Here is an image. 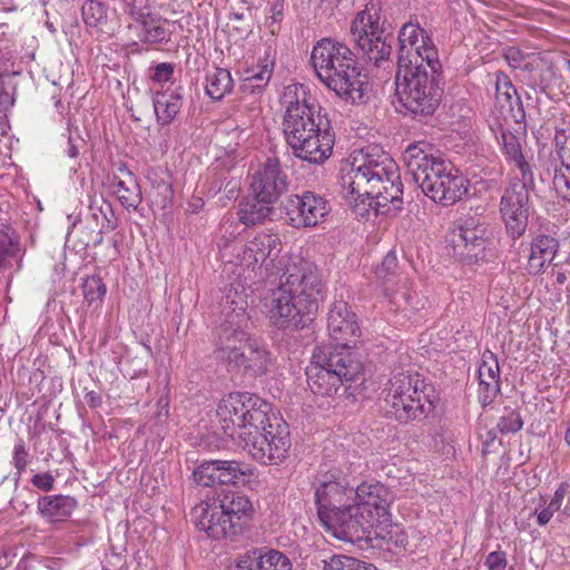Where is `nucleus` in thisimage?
Segmentation results:
<instances>
[{"instance_id":"nucleus-7","label":"nucleus","mask_w":570,"mask_h":570,"mask_svg":"<svg viewBox=\"0 0 570 570\" xmlns=\"http://www.w3.org/2000/svg\"><path fill=\"white\" fill-rule=\"evenodd\" d=\"M362 372L363 363L354 352L316 346L305 373L312 393L331 397L344 383L356 381Z\"/></svg>"},{"instance_id":"nucleus-44","label":"nucleus","mask_w":570,"mask_h":570,"mask_svg":"<svg viewBox=\"0 0 570 570\" xmlns=\"http://www.w3.org/2000/svg\"><path fill=\"white\" fill-rule=\"evenodd\" d=\"M216 460L200 463L193 472L194 481L202 487H214L218 484Z\"/></svg>"},{"instance_id":"nucleus-46","label":"nucleus","mask_w":570,"mask_h":570,"mask_svg":"<svg viewBox=\"0 0 570 570\" xmlns=\"http://www.w3.org/2000/svg\"><path fill=\"white\" fill-rule=\"evenodd\" d=\"M553 185L558 195L562 199L570 202V168L561 167L557 169Z\"/></svg>"},{"instance_id":"nucleus-58","label":"nucleus","mask_w":570,"mask_h":570,"mask_svg":"<svg viewBox=\"0 0 570 570\" xmlns=\"http://www.w3.org/2000/svg\"><path fill=\"white\" fill-rule=\"evenodd\" d=\"M12 559L13 556L10 551L3 546H0V570L7 569L12 563Z\"/></svg>"},{"instance_id":"nucleus-35","label":"nucleus","mask_w":570,"mask_h":570,"mask_svg":"<svg viewBox=\"0 0 570 570\" xmlns=\"http://www.w3.org/2000/svg\"><path fill=\"white\" fill-rule=\"evenodd\" d=\"M234 80L230 71L225 68H214L206 76V94L213 100L219 101L232 92Z\"/></svg>"},{"instance_id":"nucleus-16","label":"nucleus","mask_w":570,"mask_h":570,"mask_svg":"<svg viewBox=\"0 0 570 570\" xmlns=\"http://www.w3.org/2000/svg\"><path fill=\"white\" fill-rule=\"evenodd\" d=\"M534 185V179H511L500 200V213L505 225L507 233L513 238H520L527 230L529 220V189Z\"/></svg>"},{"instance_id":"nucleus-17","label":"nucleus","mask_w":570,"mask_h":570,"mask_svg":"<svg viewBox=\"0 0 570 570\" xmlns=\"http://www.w3.org/2000/svg\"><path fill=\"white\" fill-rule=\"evenodd\" d=\"M247 307L245 295L238 294L236 289L233 292L230 288L225 297L223 321L218 328V352L248 338L245 331L249 322Z\"/></svg>"},{"instance_id":"nucleus-41","label":"nucleus","mask_w":570,"mask_h":570,"mask_svg":"<svg viewBox=\"0 0 570 570\" xmlns=\"http://www.w3.org/2000/svg\"><path fill=\"white\" fill-rule=\"evenodd\" d=\"M82 292L87 303L98 307L102 303L107 288L100 277L91 276L85 279Z\"/></svg>"},{"instance_id":"nucleus-26","label":"nucleus","mask_w":570,"mask_h":570,"mask_svg":"<svg viewBox=\"0 0 570 570\" xmlns=\"http://www.w3.org/2000/svg\"><path fill=\"white\" fill-rule=\"evenodd\" d=\"M399 53H407L414 45L421 42L426 59H435V45L425 29L419 22L409 21L404 23L399 31Z\"/></svg>"},{"instance_id":"nucleus-40","label":"nucleus","mask_w":570,"mask_h":570,"mask_svg":"<svg viewBox=\"0 0 570 570\" xmlns=\"http://www.w3.org/2000/svg\"><path fill=\"white\" fill-rule=\"evenodd\" d=\"M82 19L86 26L91 28L101 27L107 19V7L104 2L98 0H87L83 2Z\"/></svg>"},{"instance_id":"nucleus-37","label":"nucleus","mask_w":570,"mask_h":570,"mask_svg":"<svg viewBox=\"0 0 570 570\" xmlns=\"http://www.w3.org/2000/svg\"><path fill=\"white\" fill-rule=\"evenodd\" d=\"M397 256L394 252H389L376 265L374 269L375 278L384 286V294L386 296H394L395 303H399V295L394 293L393 288L389 286L397 276Z\"/></svg>"},{"instance_id":"nucleus-11","label":"nucleus","mask_w":570,"mask_h":570,"mask_svg":"<svg viewBox=\"0 0 570 570\" xmlns=\"http://www.w3.org/2000/svg\"><path fill=\"white\" fill-rule=\"evenodd\" d=\"M237 443L255 461L265 465L278 464L291 448L288 426L285 423L272 424L267 414L266 423L237 434Z\"/></svg>"},{"instance_id":"nucleus-14","label":"nucleus","mask_w":570,"mask_h":570,"mask_svg":"<svg viewBox=\"0 0 570 570\" xmlns=\"http://www.w3.org/2000/svg\"><path fill=\"white\" fill-rule=\"evenodd\" d=\"M489 244L487 224L475 216L461 218L448 238V253L463 265H474L485 257Z\"/></svg>"},{"instance_id":"nucleus-61","label":"nucleus","mask_w":570,"mask_h":570,"mask_svg":"<svg viewBox=\"0 0 570 570\" xmlns=\"http://www.w3.org/2000/svg\"><path fill=\"white\" fill-rule=\"evenodd\" d=\"M51 99L53 100V105H55V108H56L57 112L62 115L63 111H65V107H63V105L61 102V99L59 98V95H57L56 92H52Z\"/></svg>"},{"instance_id":"nucleus-60","label":"nucleus","mask_w":570,"mask_h":570,"mask_svg":"<svg viewBox=\"0 0 570 570\" xmlns=\"http://www.w3.org/2000/svg\"><path fill=\"white\" fill-rule=\"evenodd\" d=\"M561 167L570 168V144L557 151Z\"/></svg>"},{"instance_id":"nucleus-15","label":"nucleus","mask_w":570,"mask_h":570,"mask_svg":"<svg viewBox=\"0 0 570 570\" xmlns=\"http://www.w3.org/2000/svg\"><path fill=\"white\" fill-rule=\"evenodd\" d=\"M353 41L364 56L375 66L386 61L392 52V46L382 38L380 13L374 4L366 6L365 10L358 12L350 28Z\"/></svg>"},{"instance_id":"nucleus-18","label":"nucleus","mask_w":570,"mask_h":570,"mask_svg":"<svg viewBox=\"0 0 570 570\" xmlns=\"http://www.w3.org/2000/svg\"><path fill=\"white\" fill-rule=\"evenodd\" d=\"M284 214L294 228H311L322 224L331 212L327 200L313 191L288 196L284 204Z\"/></svg>"},{"instance_id":"nucleus-33","label":"nucleus","mask_w":570,"mask_h":570,"mask_svg":"<svg viewBox=\"0 0 570 570\" xmlns=\"http://www.w3.org/2000/svg\"><path fill=\"white\" fill-rule=\"evenodd\" d=\"M157 122L167 126L178 115L183 106V95L178 90L157 92L153 99Z\"/></svg>"},{"instance_id":"nucleus-19","label":"nucleus","mask_w":570,"mask_h":570,"mask_svg":"<svg viewBox=\"0 0 570 570\" xmlns=\"http://www.w3.org/2000/svg\"><path fill=\"white\" fill-rule=\"evenodd\" d=\"M219 357L249 376H262L272 365L271 353L257 341L246 338L219 352Z\"/></svg>"},{"instance_id":"nucleus-52","label":"nucleus","mask_w":570,"mask_h":570,"mask_svg":"<svg viewBox=\"0 0 570 570\" xmlns=\"http://www.w3.org/2000/svg\"><path fill=\"white\" fill-rule=\"evenodd\" d=\"M31 483L38 490L49 492L55 487V478L50 472L38 473L31 478Z\"/></svg>"},{"instance_id":"nucleus-54","label":"nucleus","mask_w":570,"mask_h":570,"mask_svg":"<svg viewBox=\"0 0 570 570\" xmlns=\"http://www.w3.org/2000/svg\"><path fill=\"white\" fill-rule=\"evenodd\" d=\"M505 60L508 65L514 69L521 68L524 56L521 53V51L514 47H510L507 49L504 53Z\"/></svg>"},{"instance_id":"nucleus-28","label":"nucleus","mask_w":570,"mask_h":570,"mask_svg":"<svg viewBox=\"0 0 570 570\" xmlns=\"http://www.w3.org/2000/svg\"><path fill=\"white\" fill-rule=\"evenodd\" d=\"M218 504L229 517L230 521H235L234 524L239 532L254 512L252 502L240 492L232 491L223 494Z\"/></svg>"},{"instance_id":"nucleus-6","label":"nucleus","mask_w":570,"mask_h":570,"mask_svg":"<svg viewBox=\"0 0 570 570\" xmlns=\"http://www.w3.org/2000/svg\"><path fill=\"white\" fill-rule=\"evenodd\" d=\"M353 498L340 540L356 542L370 539L371 534L384 538V531L391 524L392 491L380 482H363L356 487Z\"/></svg>"},{"instance_id":"nucleus-53","label":"nucleus","mask_w":570,"mask_h":570,"mask_svg":"<svg viewBox=\"0 0 570 570\" xmlns=\"http://www.w3.org/2000/svg\"><path fill=\"white\" fill-rule=\"evenodd\" d=\"M13 94L8 90L3 83V80L0 79V114L6 115V112L13 106Z\"/></svg>"},{"instance_id":"nucleus-22","label":"nucleus","mask_w":570,"mask_h":570,"mask_svg":"<svg viewBox=\"0 0 570 570\" xmlns=\"http://www.w3.org/2000/svg\"><path fill=\"white\" fill-rule=\"evenodd\" d=\"M287 175L281 167L279 159L268 157L253 174L250 188L253 195L276 202L287 189Z\"/></svg>"},{"instance_id":"nucleus-36","label":"nucleus","mask_w":570,"mask_h":570,"mask_svg":"<svg viewBox=\"0 0 570 570\" xmlns=\"http://www.w3.org/2000/svg\"><path fill=\"white\" fill-rule=\"evenodd\" d=\"M412 50H409L407 53H397V69H414L417 67L423 70H442V65L439 59V52L435 48V59L433 61H429L426 59V53L423 52V48L421 47V42L414 45Z\"/></svg>"},{"instance_id":"nucleus-23","label":"nucleus","mask_w":570,"mask_h":570,"mask_svg":"<svg viewBox=\"0 0 570 570\" xmlns=\"http://www.w3.org/2000/svg\"><path fill=\"white\" fill-rule=\"evenodd\" d=\"M478 380V401L482 407H485L495 400L501 391L499 361L497 355L489 350L482 354Z\"/></svg>"},{"instance_id":"nucleus-20","label":"nucleus","mask_w":570,"mask_h":570,"mask_svg":"<svg viewBox=\"0 0 570 570\" xmlns=\"http://www.w3.org/2000/svg\"><path fill=\"white\" fill-rule=\"evenodd\" d=\"M191 519L199 531L206 533L208 538L220 540L239 533L230 521L229 517L220 509L216 501L200 502L194 507Z\"/></svg>"},{"instance_id":"nucleus-48","label":"nucleus","mask_w":570,"mask_h":570,"mask_svg":"<svg viewBox=\"0 0 570 570\" xmlns=\"http://www.w3.org/2000/svg\"><path fill=\"white\" fill-rule=\"evenodd\" d=\"M255 549L240 554L227 570H261Z\"/></svg>"},{"instance_id":"nucleus-55","label":"nucleus","mask_w":570,"mask_h":570,"mask_svg":"<svg viewBox=\"0 0 570 570\" xmlns=\"http://www.w3.org/2000/svg\"><path fill=\"white\" fill-rule=\"evenodd\" d=\"M569 485L567 483L560 484V487L556 490L552 499L550 500L548 507H550L551 510H554L556 512L560 510L562 502L564 500V497L568 492Z\"/></svg>"},{"instance_id":"nucleus-4","label":"nucleus","mask_w":570,"mask_h":570,"mask_svg":"<svg viewBox=\"0 0 570 570\" xmlns=\"http://www.w3.org/2000/svg\"><path fill=\"white\" fill-rule=\"evenodd\" d=\"M403 161L406 174L435 203L453 205L468 193L465 176L451 161L434 155L428 142L410 144Z\"/></svg>"},{"instance_id":"nucleus-30","label":"nucleus","mask_w":570,"mask_h":570,"mask_svg":"<svg viewBox=\"0 0 570 570\" xmlns=\"http://www.w3.org/2000/svg\"><path fill=\"white\" fill-rule=\"evenodd\" d=\"M494 86H495V102L502 111L513 112L514 105L518 107V115L513 114L517 122H520L524 118V112L521 108L520 97L517 94V89L512 85L510 78L502 71L494 73Z\"/></svg>"},{"instance_id":"nucleus-27","label":"nucleus","mask_w":570,"mask_h":570,"mask_svg":"<svg viewBox=\"0 0 570 570\" xmlns=\"http://www.w3.org/2000/svg\"><path fill=\"white\" fill-rule=\"evenodd\" d=\"M497 139L507 161L513 163L520 170L521 178L519 179L532 181L534 179L532 168L522 154L519 137L510 130L501 129Z\"/></svg>"},{"instance_id":"nucleus-39","label":"nucleus","mask_w":570,"mask_h":570,"mask_svg":"<svg viewBox=\"0 0 570 570\" xmlns=\"http://www.w3.org/2000/svg\"><path fill=\"white\" fill-rule=\"evenodd\" d=\"M323 563L324 570H377L372 563L345 554H334Z\"/></svg>"},{"instance_id":"nucleus-8","label":"nucleus","mask_w":570,"mask_h":570,"mask_svg":"<svg viewBox=\"0 0 570 570\" xmlns=\"http://www.w3.org/2000/svg\"><path fill=\"white\" fill-rule=\"evenodd\" d=\"M426 387L419 373L400 372L390 379L383 390L381 409L386 416L400 423L415 420L433 409Z\"/></svg>"},{"instance_id":"nucleus-57","label":"nucleus","mask_w":570,"mask_h":570,"mask_svg":"<svg viewBox=\"0 0 570 570\" xmlns=\"http://www.w3.org/2000/svg\"><path fill=\"white\" fill-rule=\"evenodd\" d=\"M556 511L551 510L550 507H546L542 510H540L537 514V522L539 525H546L551 520L553 513Z\"/></svg>"},{"instance_id":"nucleus-25","label":"nucleus","mask_w":570,"mask_h":570,"mask_svg":"<svg viewBox=\"0 0 570 570\" xmlns=\"http://www.w3.org/2000/svg\"><path fill=\"white\" fill-rule=\"evenodd\" d=\"M275 67V56L269 50L259 59L257 66L245 71L240 89L245 94L258 95L271 81Z\"/></svg>"},{"instance_id":"nucleus-45","label":"nucleus","mask_w":570,"mask_h":570,"mask_svg":"<svg viewBox=\"0 0 570 570\" xmlns=\"http://www.w3.org/2000/svg\"><path fill=\"white\" fill-rule=\"evenodd\" d=\"M284 18V1L283 0H276L271 9L269 14L266 18L265 27L268 30V32L275 37L281 31V22Z\"/></svg>"},{"instance_id":"nucleus-38","label":"nucleus","mask_w":570,"mask_h":570,"mask_svg":"<svg viewBox=\"0 0 570 570\" xmlns=\"http://www.w3.org/2000/svg\"><path fill=\"white\" fill-rule=\"evenodd\" d=\"M261 570H292V562L283 552L267 547L255 548Z\"/></svg>"},{"instance_id":"nucleus-3","label":"nucleus","mask_w":570,"mask_h":570,"mask_svg":"<svg viewBox=\"0 0 570 570\" xmlns=\"http://www.w3.org/2000/svg\"><path fill=\"white\" fill-rule=\"evenodd\" d=\"M283 132L293 154L311 164H323L333 153L335 134L321 106L301 83L284 88Z\"/></svg>"},{"instance_id":"nucleus-5","label":"nucleus","mask_w":570,"mask_h":570,"mask_svg":"<svg viewBox=\"0 0 570 570\" xmlns=\"http://www.w3.org/2000/svg\"><path fill=\"white\" fill-rule=\"evenodd\" d=\"M311 62L320 81L336 96L347 102H362L364 82L354 53L346 45L323 38L313 47Z\"/></svg>"},{"instance_id":"nucleus-42","label":"nucleus","mask_w":570,"mask_h":570,"mask_svg":"<svg viewBox=\"0 0 570 570\" xmlns=\"http://www.w3.org/2000/svg\"><path fill=\"white\" fill-rule=\"evenodd\" d=\"M523 426L521 414L518 410L505 406L499 417L497 429L501 434L517 433Z\"/></svg>"},{"instance_id":"nucleus-32","label":"nucleus","mask_w":570,"mask_h":570,"mask_svg":"<svg viewBox=\"0 0 570 570\" xmlns=\"http://www.w3.org/2000/svg\"><path fill=\"white\" fill-rule=\"evenodd\" d=\"M273 204L274 202L263 199L256 195L244 198L238 205L237 217L244 225L254 226L269 217L273 212Z\"/></svg>"},{"instance_id":"nucleus-56","label":"nucleus","mask_w":570,"mask_h":570,"mask_svg":"<svg viewBox=\"0 0 570 570\" xmlns=\"http://www.w3.org/2000/svg\"><path fill=\"white\" fill-rule=\"evenodd\" d=\"M83 399L87 405L91 409H97L102 403L101 395L95 391L87 392Z\"/></svg>"},{"instance_id":"nucleus-31","label":"nucleus","mask_w":570,"mask_h":570,"mask_svg":"<svg viewBox=\"0 0 570 570\" xmlns=\"http://www.w3.org/2000/svg\"><path fill=\"white\" fill-rule=\"evenodd\" d=\"M218 484L247 485L256 474L254 469L245 463L233 460H216Z\"/></svg>"},{"instance_id":"nucleus-51","label":"nucleus","mask_w":570,"mask_h":570,"mask_svg":"<svg viewBox=\"0 0 570 570\" xmlns=\"http://www.w3.org/2000/svg\"><path fill=\"white\" fill-rule=\"evenodd\" d=\"M174 75V66L169 62H160L155 66L150 78L156 82H167Z\"/></svg>"},{"instance_id":"nucleus-43","label":"nucleus","mask_w":570,"mask_h":570,"mask_svg":"<svg viewBox=\"0 0 570 570\" xmlns=\"http://www.w3.org/2000/svg\"><path fill=\"white\" fill-rule=\"evenodd\" d=\"M150 185L158 190L164 200L170 199L173 196V187L170 177L167 171L160 168H151L147 174Z\"/></svg>"},{"instance_id":"nucleus-9","label":"nucleus","mask_w":570,"mask_h":570,"mask_svg":"<svg viewBox=\"0 0 570 570\" xmlns=\"http://www.w3.org/2000/svg\"><path fill=\"white\" fill-rule=\"evenodd\" d=\"M442 70L397 69L396 96L401 106L412 116L432 115L441 100Z\"/></svg>"},{"instance_id":"nucleus-21","label":"nucleus","mask_w":570,"mask_h":570,"mask_svg":"<svg viewBox=\"0 0 570 570\" xmlns=\"http://www.w3.org/2000/svg\"><path fill=\"white\" fill-rule=\"evenodd\" d=\"M327 330L331 338L336 342V346H332L333 350L351 351L352 344H355L356 337L361 334L356 315L344 301H336L332 304L328 312Z\"/></svg>"},{"instance_id":"nucleus-13","label":"nucleus","mask_w":570,"mask_h":570,"mask_svg":"<svg viewBox=\"0 0 570 570\" xmlns=\"http://www.w3.org/2000/svg\"><path fill=\"white\" fill-rule=\"evenodd\" d=\"M355 489L345 479L340 480L333 473H326L315 489L317 514L324 528L336 539H341V529L346 521L350 504Z\"/></svg>"},{"instance_id":"nucleus-64","label":"nucleus","mask_w":570,"mask_h":570,"mask_svg":"<svg viewBox=\"0 0 570 570\" xmlns=\"http://www.w3.org/2000/svg\"><path fill=\"white\" fill-rule=\"evenodd\" d=\"M400 298H402L406 304H411L412 295L405 291L400 293Z\"/></svg>"},{"instance_id":"nucleus-12","label":"nucleus","mask_w":570,"mask_h":570,"mask_svg":"<svg viewBox=\"0 0 570 570\" xmlns=\"http://www.w3.org/2000/svg\"><path fill=\"white\" fill-rule=\"evenodd\" d=\"M237 443L255 461L265 465L278 464L291 448L288 426L285 423L272 424L267 414L266 423L237 434Z\"/></svg>"},{"instance_id":"nucleus-1","label":"nucleus","mask_w":570,"mask_h":570,"mask_svg":"<svg viewBox=\"0 0 570 570\" xmlns=\"http://www.w3.org/2000/svg\"><path fill=\"white\" fill-rule=\"evenodd\" d=\"M282 242L278 235L258 233L239 246L238 264L247 268L257 264L276 268L279 283L264 298V307L271 322L279 328L304 327L318 311L324 298L325 284L322 272L314 262L297 255L279 256Z\"/></svg>"},{"instance_id":"nucleus-24","label":"nucleus","mask_w":570,"mask_h":570,"mask_svg":"<svg viewBox=\"0 0 570 570\" xmlns=\"http://www.w3.org/2000/svg\"><path fill=\"white\" fill-rule=\"evenodd\" d=\"M559 249V240L546 234H539L533 237L530 245V255L528 258V272L537 275L550 264Z\"/></svg>"},{"instance_id":"nucleus-50","label":"nucleus","mask_w":570,"mask_h":570,"mask_svg":"<svg viewBox=\"0 0 570 570\" xmlns=\"http://www.w3.org/2000/svg\"><path fill=\"white\" fill-rule=\"evenodd\" d=\"M485 566L488 570H507V553L502 550L492 551L487 556ZM512 570V569H510Z\"/></svg>"},{"instance_id":"nucleus-34","label":"nucleus","mask_w":570,"mask_h":570,"mask_svg":"<svg viewBox=\"0 0 570 570\" xmlns=\"http://www.w3.org/2000/svg\"><path fill=\"white\" fill-rule=\"evenodd\" d=\"M110 186L124 207L136 209L139 206L141 193L134 174H126V177L112 174Z\"/></svg>"},{"instance_id":"nucleus-49","label":"nucleus","mask_w":570,"mask_h":570,"mask_svg":"<svg viewBox=\"0 0 570 570\" xmlns=\"http://www.w3.org/2000/svg\"><path fill=\"white\" fill-rule=\"evenodd\" d=\"M169 38L168 31L160 24L150 22L142 29L141 41L146 43H160Z\"/></svg>"},{"instance_id":"nucleus-63","label":"nucleus","mask_w":570,"mask_h":570,"mask_svg":"<svg viewBox=\"0 0 570 570\" xmlns=\"http://www.w3.org/2000/svg\"><path fill=\"white\" fill-rule=\"evenodd\" d=\"M114 174L120 175V177H126V174H132L125 164H119Z\"/></svg>"},{"instance_id":"nucleus-59","label":"nucleus","mask_w":570,"mask_h":570,"mask_svg":"<svg viewBox=\"0 0 570 570\" xmlns=\"http://www.w3.org/2000/svg\"><path fill=\"white\" fill-rule=\"evenodd\" d=\"M132 17L137 22H139L141 24L142 29L146 26H148L150 22H155V20L153 19V17L150 16L149 12H146V13L142 11L134 12Z\"/></svg>"},{"instance_id":"nucleus-2","label":"nucleus","mask_w":570,"mask_h":570,"mask_svg":"<svg viewBox=\"0 0 570 570\" xmlns=\"http://www.w3.org/2000/svg\"><path fill=\"white\" fill-rule=\"evenodd\" d=\"M345 198L354 213L370 218L371 209L399 212L403 205V184L399 167L381 147L370 145L355 151L348 171L341 177Z\"/></svg>"},{"instance_id":"nucleus-29","label":"nucleus","mask_w":570,"mask_h":570,"mask_svg":"<svg viewBox=\"0 0 570 570\" xmlns=\"http://www.w3.org/2000/svg\"><path fill=\"white\" fill-rule=\"evenodd\" d=\"M38 512L51 522L63 521L77 508V500L70 495H46L38 500Z\"/></svg>"},{"instance_id":"nucleus-47","label":"nucleus","mask_w":570,"mask_h":570,"mask_svg":"<svg viewBox=\"0 0 570 570\" xmlns=\"http://www.w3.org/2000/svg\"><path fill=\"white\" fill-rule=\"evenodd\" d=\"M29 452L26 448V444L22 440H20L13 449L12 455V464L16 469L17 479L21 476V474L26 471V468L29 463Z\"/></svg>"},{"instance_id":"nucleus-62","label":"nucleus","mask_w":570,"mask_h":570,"mask_svg":"<svg viewBox=\"0 0 570 570\" xmlns=\"http://www.w3.org/2000/svg\"><path fill=\"white\" fill-rule=\"evenodd\" d=\"M67 154L70 158H76L79 155V150L77 146L72 142L71 138H69V147Z\"/></svg>"},{"instance_id":"nucleus-10","label":"nucleus","mask_w":570,"mask_h":570,"mask_svg":"<svg viewBox=\"0 0 570 570\" xmlns=\"http://www.w3.org/2000/svg\"><path fill=\"white\" fill-rule=\"evenodd\" d=\"M216 413L224 434L237 442V434L266 423L271 404L247 392H233L220 400Z\"/></svg>"}]
</instances>
